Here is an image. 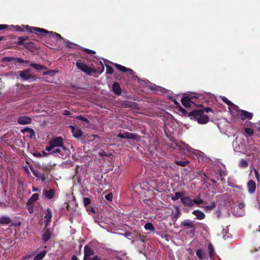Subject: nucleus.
<instances>
[{"label": "nucleus", "instance_id": "nucleus-59", "mask_svg": "<svg viewBox=\"0 0 260 260\" xmlns=\"http://www.w3.org/2000/svg\"><path fill=\"white\" fill-rule=\"evenodd\" d=\"M34 155L37 157H41L43 155L41 152H36L34 153Z\"/></svg>", "mask_w": 260, "mask_h": 260}, {"label": "nucleus", "instance_id": "nucleus-40", "mask_svg": "<svg viewBox=\"0 0 260 260\" xmlns=\"http://www.w3.org/2000/svg\"><path fill=\"white\" fill-rule=\"evenodd\" d=\"M144 228L146 230H150L151 231H153L155 230V228L153 225V224L151 222H147L144 225Z\"/></svg>", "mask_w": 260, "mask_h": 260}, {"label": "nucleus", "instance_id": "nucleus-28", "mask_svg": "<svg viewBox=\"0 0 260 260\" xmlns=\"http://www.w3.org/2000/svg\"><path fill=\"white\" fill-rule=\"evenodd\" d=\"M181 225L183 226H188L190 228H192V231L191 232V233H194V224H193L192 221H184L181 222Z\"/></svg>", "mask_w": 260, "mask_h": 260}, {"label": "nucleus", "instance_id": "nucleus-60", "mask_svg": "<svg viewBox=\"0 0 260 260\" xmlns=\"http://www.w3.org/2000/svg\"><path fill=\"white\" fill-rule=\"evenodd\" d=\"M92 260H109L108 259H101L100 257H99L98 256H94L92 258Z\"/></svg>", "mask_w": 260, "mask_h": 260}, {"label": "nucleus", "instance_id": "nucleus-10", "mask_svg": "<svg viewBox=\"0 0 260 260\" xmlns=\"http://www.w3.org/2000/svg\"><path fill=\"white\" fill-rule=\"evenodd\" d=\"M238 112L240 114V118L242 121H244L246 119L250 120L252 118L253 116L252 113L244 110L240 109Z\"/></svg>", "mask_w": 260, "mask_h": 260}, {"label": "nucleus", "instance_id": "nucleus-32", "mask_svg": "<svg viewBox=\"0 0 260 260\" xmlns=\"http://www.w3.org/2000/svg\"><path fill=\"white\" fill-rule=\"evenodd\" d=\"M244 132L245 133V136L247 137H251L254 134L253 129L250 127L245 128Z\"/></svg>", "mask_w": 260, "mask_h": 260}, {"label": "nucleus", "instance_id": "nucleus-58", "mask_svg": "<svg viewBox=\"0 0 260 260\" xmlns=\"http://www.w3.org/2000/svg\"><path fill=\"white\" fill-rule=\"evenodd\" d=\"M8 26L6 24H0V30H3L7 28Z\"/></svg>", "mask_w": 260, "mask_h": 260}, {"label": "nucleus", "instance_id": "nucleus-22", "mask_svg": "<svg viewBox=\"0 0 260 260\" xmlns=\"http://www.w3.org/2000/svg\"><path fill=\"white\" fill-rule=\"evenodd\" d=\"M39 195L37 193H34L28 200L27 206L28 207L32 206L34 203L39 199Z\"/></svg>", "mask_w": 260, "mask_h": 260}, {"label": "nucleus", "instance_id": "nucleus-20", "mask_svg": "<svg viewBox=\"0 0 260 260\" xmlns=\"http://www.w3.org/2000/svg\"><path fill=\"white\" fill-rule=\"evenodd\" d=\"M115 67L118 70L122 72H127L129 74L132 75L134 74V71L133 70L127 68L124 66H122L119 64L118 63H115L114 64Z\"/></svg>", "mask_w": 260, "mask_h": 260}, {"label": "nucleus", "instance_id": "nucleus-49", "mask_svg": "<svg viewBox=\"0 0 260 260\" xmlns=\"http://www.w3.org/2000/svg\"><path fill=\"white\" fill-rule=\"evenodd\" d=\"M253 172H254V173L255 174V176L256 180L258 181H259V179H260V175L259 174V172H258V170L255 169H254L253 170Z\"/></svg>", "mask_w": 260, "mask_h": 260}, {"label": "nucleus", "instance_id": "nucleus-36", "mask_svg": "<svg viewBox=\"0 0 260 260\" xmlns=\"http://www.w3.org/2000/svg\"><path fill=\"white\" fill-rule=\"evenodd\" d=\"M248 166V162L247 160L242 159L240 160L239 166L241 168H246Z\"/></svg>", "mask_w": 260, "mask_h": 260}, {"label": "nucleus", "instance_id": "nucleus-33", "mask_svg": "<svg viewBox=\"0 0 260 260\" xmlns=\"http://www.w3.org/2000/svg\"><path fill=\"white\" fill-rule=\"evenodd\" d=\"M174 162L179 166L185 167L189 163V161L187 160L184 161L175 160Z\"/></svg>", "mask_w": 260, "mask_h": 260}, {"label": "nucleus", "instance_id": "nucleus-52", "mask_svg": "<svg viewBox=\"0 0 260 260\" xmlns=\"http://www.w3.org/2000/svg\"><path fill=\"white\" fill-rule=\"evenodd\" d=\"M217 175H218V178L219 177L220 178L221 183L222 184H224L225 183V179L223 177H222V174H221V172H220Z\"/></svg>", "mask_w": 260, "mask_h": 260}, {"label": "nucleus", "instance_id": "nucleus-64", "mask_svg": "<svg viewBox=\"0 0 260 260\" xmlns=\"http://www.w3.org/2000/svg\"><path fill=\"white\" fill-rule=\"evenodd\" d=\"M64 114L66 115H70V112L68 110H65Z\"/></svg>", "mask_w": 260, "mask_h": 260}, {"label": "nucleus", "instance_id": "nucleus-46", "mask_svg": "<svg viewBox=\"0 0 260 260\" xmlns=\"http://www.w3.org/2000/svg\"><path fill=\"white\" fill-rule=\"evenodd\" d=\"M82 50L83 51H84L85 52H86L87 54H89V55H93V54H95V52L94 51L90 50L89 49L83 48L82 49Z\"/></svg>", "mask_w": 260, "mask_h": 260}, {"label": "nucleus", "instance_id": "nucleus-2", "mask_svg": "<svg viewBox=\"0 0 260 260\" xmlns=\"http://www.w3.org/2000/svg\"><path fill=\"white\" fill-rule=\"evenodd\" d=\"M196 111H199L201 112V115L199 117L196 116V120L199 124H206L209 121V117L207 115H205L204 113L212 111V110L211 108H203L200 109H196Z\"/></svg>", "mask_w": 260, "mask_h": 260}, {"label": "nucleus", "instance_id": "nucleus-1", "mask_svg": "<svg viewBox=\"0 0 260 260\" xmlns=\"http://www.w3.org/2000/svg\"><path fill=\"white\" fill-rule=\"evenodd\" d=\"M15 27L16 30L19 31H24L25 30H27L28 32L34 33L36 35L40 34L42 36L44 35L45 34H48L50 37L56 38L57 40L63 39V38L60 36V35L55 32L49 31L48 30L44 28L29 26L28 25H22L21 26L17 25L15 26Z\"/></svg>", "mask_w": 260, "mask_h": 260}, {"label": "nucleus", "instance_id": "nucleus-18", "mask_svg": "<svg viewBox=\"0 0 260 260\" xmlns=\"http://www.w3.org/2000/svg\"><path fill=\"white\" fill-rule=\"evenodd\" d=\"M12 220L7 215L2 216L0 217V224L8 225L11 224V225H14L12 224Z\"/></svg>", "mask_w": 260, "mask_h": 260}, {"label": "nucleus", "instance_id": "nucleus-9", "mask_svg": "<svg viewBox=\"0 0 260 260\" xmlns=\"http://www.w3.org/2000/svg\"><path fill=\"white\" fill-rule=\"evenodd\" d=\"M29 71V70L20 71L19 73L20 77L24 80H32L35 81L36 79L35 75L30 74Z\"/></svg>", "mask_w": 260, "mask_h": 260}, {"label": "nucleus", "instance_id": "nucleus-57", "mask_svg": "<svg viewBox=\"0 0 260 260\" xmlns=\"http://www.w3.org/2000/svg\"><path fill=\"white\" fill-rule=\"evenodd\" d=\"M55 71H53V70H49L47 72H45L43 75H52V73H54Z\"/></svg>", "mask_w": 260, "mask_h": 260}, {"label": "nucleus", "instance_id": "nucleus-45", "mask_svg": "<svg viewBox=\"0 0 260 260\" xmlns=\"http://www.w3.org/2000/svg\"><path fill=\"white\" fill-rule=\"evenodd\" d=\"M91 203V200L87 198H83V203L85 207H87Z\"/></svg>", "mask_w": 260, "mask_h": 260}, {"label": "nucleus", "instance_id": "nucleus-5", "mask_svg": "<svg viewBox=\"0 0 260 260\" xmlns=\"http://www.w3.org/2000/svg\"><path fill=\"white\" fill-rule=\"evenodd\" d=\"M77 67L82 72L86 73L88 75H92L96 73V70L88 67L86 64L82 62H76Z\"/></svg>", "mask_w": 260, "mask_h": 260}, {"label": "nucleus", "instance_id": "nucleus-41", "mask_svg": "<svg viewBox=\"0 0 260 260\" xmlns=\"http://www.w3.org/2000/svg\"><path fill=\"white\" fill-rule=\"evenodd\" d=\"M216 207V203L214 202H212L210 205H207L203 207L206 210H212Z\"/></svg>", "mask_w": 260, "mask_h": 260}, {"label": "nucleus", "instance_id": "nucleus-50", "mask_svg": "<svg viewBox=\"0 0 260 260\" xmlns=\"http://www.w3.org/2000/svg\"><path fill=\"white\" fill-rule=\"evenodd\" d=\"M105 199L108 201H111L113 199V194L112 193H109L105 196Z\"/></svg>", "mask_w": 260, "mask_h": 260}, {"label": "nucleus", "instance_id": "nucleus-31", "mask_svg": "<svg viewBox=\"0 0 260 260\" xmlns=\"http://www.w3.org/2000/svg\"><path fill=\"white\" fill-rule=\"evenodd\" d=\"M46 253H47V252L46 250H44V251L40 252L39 254H38L34 257V260H42V259H43V258L44 257V256H45V255L46 254Z\"/></svg>", "mask_w": 260, "mask_h": 260}, {"label": "nucleus", "instance_id": "nucleus-6", "mask_svg": "<svg viewBox=\"0 0 260 260\" xmlns=\"http://www.w3.org/2000/svg\"><path fill=\"white\" fill-rule=\"evenodd\" d=\"M52 145L54 148H62V150H67V148L63 146V139L61 137H57L52 139L49 143Z\"/></svg>", "mask_w": 260, "mask_h": 260}, {"label": "nucleus", "instance_id": "nucleus-61", "mask_svg": "<svg viewBox=\"0 0 260 260\" xmlns=\"http://www.w3.org/2000/svg\"><path fill=\"white\" fill-rule=\"evenodd\" d=\"M219 179L218 178V177L217 176V179H213V178H211L210 180L213 183V184H215L217 183V180Z\"/></svg>", "mask_w": 260, "mask_h": 260}, {"label": "nucleus", "instance_id": "nucleus-38", "mask_svg": "<svg viewBox=\"0 0 260 260\" xmlns=\"http://www.w3.org/2000/svg\"><path fill=\"white\" fill-rule=\"evenodd\" d=\"M245 204L243 203H240L238 205L237 209L240 210V213L238 215V216H242L244 212Z\"/></svg>", "mask_w": 260, "mask_h": 260}, {"label": "nucleus", "instance_id": "nucleus-63", "mask_svg": "<svg viewBox=\"0 0 260 260\" xmlns=\"http://www.w3.org/2000/svg\"><path fill=\"white\" fill-rule=\"evenodd\" d=\"M71 260H79V259H78V258L76 256L73 255L72 257Z\"/></svg>", "mask_w": 260, "mask_h": 260}, {"label": "nucleus", "instance_id": "nucleus-47", "mask_svg": "<svg viewBox=\"0 0 260 260\" xmlns=\"http://www.w3.org/2000/svg\"><path fill=\"white\" fill-rule=\"evenodd\" d=\"M193 202V206H194V204H196L197 205H200L201 204H203L204 202V201L202 199L197 200L196 199L192 200Z\"/></svg>", "mask_w": 260, "mask_h": 260}, {"label": "nucleus", "instance_id": "nucleus-42", "mask_svg": "<svg viewBox=\"0 0 260 260\" xmlns=\"http://www.w3.org/2000/svg\"><path fill=\"white\" fill-rule=\"evenodd\" d=\"M76 118L78 120H80L83 122H86V123H89V120L88 119L85 117H83V116L82 115H79V116H77L76 117Z\"/></svg>", "mask_w": 260, "mask_h": 260}, {"label": "nucleus", "instance_id": "nucleus-17", "mask_svg": "<svg viewBox=\"0 0 260 260\" xmlns=\"http://www.w3.org/2000/svg\"><path fill=\"white\" fill-rule=\"evenodd\" d=\"M67 150H62V148H58L53 149L51 151L49 154H52L55 156H58L60 157H63L64 155L63 151H66Z\"/></svg>", "mask_w": 260, "mask_h": 260}, {"label": "nucleus", "instance_id": "nucleus-14", "mask_svg": "<svg viewBox=\"0 0 260 260\" xmlns=\"http://www.w3.org/2000/svg\"><path fill=\"white\" fill-rule=\"evenodd\" d=\"M122 106L123 108H132L135 109L139 110L140 108L137 103L124 101L122 103Z\"/></svg>", "mask_w": 260, "mask_h": 260}, {"label": "nucleus", "instance_id": "nucleus-7", "mask_svg": "<svg viewBox=\"0 0 260 260\" xmlns=\"http://www.w3.org/2000/svg\"><path fill=\"white\" fill-rule=\"evenodd\" d=\"M29 37L28 36L19 37L17 38L16 44L18 45H23L25 48H28L32 47L34 43L32 42H25L26 41H29Z\"/></svg>", "mask_w": 260, "mask_h": 260}, {"label": "nucleus", "instance_id": "nucleus-12", "mask_svg": "<svg viewBox=\"0 0 260 260\" xmlns=\"http://www.w3.org/2000/svg\"><path fill=\"white\" fill-rule=\"evenodd\" d=\"M94 254V251L88 245H86L84 249V260H92L89 258L90 256Z\"/></svg>", "mask_w": 260, "mask_h": 260}, {"label": "nucleus", "instance_id": "nucleus-44", "mask_svg": "<svg viewBox=\"0 0 260 260\" xmlns=\"http://www.w3.org/2000/svg\"><path fill=\"white\" fill-rule=\"evenodd\" d=\"M113 72V69L109 65H106V74H112Z\"/></svg>", "mask_w": 260, "mask_h": 260}, {"label": "nucleus", "instance_id": "nucleus-34", "mask_svg": "<svg viewBox=\"0 0 260 260\" xmlns=\"http://www.w3.org/2000/svg\"><path fill=\"white\" fill-rule=\"evenodd\" d=\"M208 250L210 258L211 259L213 258L215 252L213 246L211 244H209L208 245Z\"/></svg>", "mask_w": 260, "mask_h": 260}, {"label": "nucleus", "instance_id": "nucleus-11", "mask_svg": "<svg viewBox=\"0 0 260 260\" xmlns=\"http://www.w3.org/2000/svg\"><path fill=\"white\" fill-rule=\"evenodd\" d=\"M3 60L4 61L10 62L14 61L15 63H28L29 61L27 60H24L21 58L19 57H5L3 58Z\"/></svg>", "mask_w": 260, "mask_h": 260}, {"label": "nucleus", "instance_id": "nucleus-29", "mask_svg": "<svg viewBox=\"0 0 260 260\" xmlns=\"http://www.w3.org/2000/svg\"><path fill=\"white\" fill-rule=\"evenodd\" d=\"M21 132L22 133H24L25 132L29 133L30 134V138H33L35 136V131L33 129L28 127H25V128L22 129L21 130Z\"/></svg>", "mask_w": 260, "mask_h": 260}, {"label": "nucleus", "instance_id": "nucleus-35", "mask_svg": "<svg viewBox=\"0 0 260 260\" xmlns=\"http://www.w3.org/2000/svg\"><path fill=\"white\" fill-rule=\"evenodd\" d=\"M196 254L198 258L201 260L205 258L206 256V254L201 249H198L196 251Z\"/></svg>", "mask_w": 260, "mask_h": 260}, {"label": "nucleus", "instance_id": "nucleus-53", "mask_svg": "<svg viewBox=\"0 0 260 260\" xmlns=\"http://www.w3.org/2000/svg\"><path fill=\"white\" fill-rule=\"evenodd\" d=\"M54 147H53L52 145L49 144V146L46 147L45 150L47 151H51L54 149Z\"/></svg>", "mask_w": 260, "mask_h": 260}, {"label": "nucleus", "instance_id": "nucleus-51", "mask_svg": "<svg viewBox=\"0 0 260 260\" xmlns=\"http://www.w3.org/2000/svg\"><path fill=\"white\" fill-rule=\"evenodd\" d=\"M99 155L101 157L108 156V154L105 151H102L99 153Z\"/></svg>", "mask_w": 260, "mask_h": 260}, {"label": "nucleus", "instance_id": "nucleus-43", "mask_svg": "<svg viewBox=\"0 0 260 260\" xmlns=\"http://www.w3.org/2000/svg\"><path fill=\"white\" fill-rule=\"evenodd\" d=\"M222 101L227 104L228 106H232L234 105V104L230 101H229L226 97L223 96L221 98Z\"/></svg>", "mask_w": 260, "mask_h": 260}, {"label": "nucleus", "instance_id": "nucleus-16", "mask_svg": "<svg viewBox=\"0 0 260 260\" xmlns=\"http://www.w3.org/2000/svg\"><path fill=\"white\" fill-rule=\"evenodd\" d=\"M69 127L71 129L73 135L75 138H79L82 136L83 133L80 128H76L73 125H70Z\"/></svg>", "mask_w": 260, "mask_h": 260}, {"label": "nucleus", "instance_id": "nucleus-4", "mask_svg": "<svg viewBox=\"0 0 260 260\" xmlns=\"http://www.w3.org/2000/svg\"><path fill=\"white\" fill-rule=\"evenodd\" d=\"M197 98L196 96L188 95L184 96L181 99V102L182 105L186 108H190L191 104L196 105V100Z\"/></svg>", "mask_w": 260, "mask_h": 260}, {"label": "nucleus", "instance_id": "nucleus-13", "mask_svg": "<svg viewBox=\"0 0 260 260\" xmlns=\"http://www.w3.org/2000/svg\"><path fill=\"white\" fill-rule=\"evenodd\" d=\"M181 202L184 206L191 208L193 207L192 200L190 197L188 196H183L181 198Z\"/></svg>", "mask_w": 260, "mask_h": 260}, {"label": "nucleus", "instance_id": "nucleus-55", "mask_svg": "<svg viewBox=\"0 0 260 260\" xmlns=\"http://www.w3.org/2000/svg\"><path fill=\"white\" fill-rule=\"evenodd\" d=\"M39 178H40L41 180L43 182L46 180V177L45 174L42 173L40 174V177Z\"/></svg>", "mask_w": 260, "mask_h": 260}, {"label": "nucleus", "instance_id": "nucleus-62", "mask_svg": "<svg viewBox=\"0 0 260 260\" xmlns=\"http://www.w3.org/2000/svg\"><path fill=\"white\" fill-rule=\"evenodd\" d=\"M7 205L6 203L0 202V207H7Z\"/></svg>", "mask_w": 260, "mask_h": 260}, {"label": "nucleus", "instance_id": "nucleus-54", "mask_svg": "<svg viewBox=\"0 0 260 260\" xmlns=\"http://www.w3.org/2000/svg\"><path fill=\"white\" fill-rule=\"evenodd\" d=\"M161 166L163 168H168V167H170V168H173V167H171V164L168 163V162H164V164H162Z\"/></svg>", "mask_w": 260, "mask_h": 260}, {"label": "nucleus", "instance_id": "nucleus-25", "mask_svg": "<svg viewBox=\"0 0 260 260\" xmlns=\"http://www.w3.org/2000/svg\"><path fill=\"white\" fill-rule=\"evenodd\" d=\"M192 214L194 215L199 220H202L205 218V213L199 210H194L192 212Z\"/></svg>", "mask_w": 260, "mask_h": 260}, {"label": "nucleus", "instance_id": "nucleus-30", "mask_svg": "<svg viewBox=\"0 0 260 260\" xmlns=\"http://www.w3.org/2000/svg\"><path fill=\"white\" fill-rule=\"evenodd\" d=\"M45 197L48 199H52L54 196V191L53 189H50L45 191Z\"/></svg>", "mask_w": 260, "mask_h": 260}, {"label": "nucleus", "instance_id": "nucleus-27", "mask_svg": "<svg viewBox=\"0 0 260 260\" xmlns=\"http://www.w3.org/2000/svg\"><path fill=\"white\" fill-rule=\"evenodd\" d=\"M51 232L49 229H47L42 235V239L45 243L47 242L51 237Z\"/></svg>", "mask_w": 260, "mask_h": 260}, {"label": "nucleus", "instance_id": "nucleus-3", "mask_svg": "<svg viewBox=\"0 0 260 260\" xmlns=\"http://www.w3.org/2000/svg\"><path fill=\"white\" fill-rule=\"evenodd\" d=\"M178 109L182 116L190 117L191 119H194L196 120V116L199 117L201 115L200 111H196V110H194L191 112H187V111L182 108L180 105L178 106Z\"/></svg>", "mask_w": 260, "mask_h": 260}, {"label": "nucleus", "instance_id": "nucleus-24", "mask_svg": "<svg viewBox=\"0 0 260 260\" xmlns=\"http://www.w3.org/2000/svg\"><path fill=\"white\" fill-rule=\"evenodd\" d=\"M112 90L113 92L117 95H120L121 94V87L118 82H116L113 84Z\"/></svg>", "mask_w": 260, "mask_h": 260}, {"label": "nucleus", "instance_id": "nucleus-26", "mask_svg": "<svg viewBox=\"0 0 260 260\" xmlns=\"http://www.w3.org/2000/svg\"><path fill=\"white\" fill-rule=\"evenodd\" d=\"M29 66L35 69L38 72H40L42 70H46L47 68L45 66H43L41 64L35 63H31L29 64Z\"/></svg>", "mask_w": 260, "mask_h": 260}, {"label": "nucleus", "instance_id": "nucleus-23", "mask_svg": "<svg viewBox=\"0 0 260 260\" xmlns=\"http://www.w3.org/2000/svg\"><path fill=\"white\" fill-rule=\"evenodd\" d=\"M247 188L249 193H254L256 189L255 182L252 180H249L247 183Z\"/></svg>", "mask_w": 260, "mask_h": 260}, {"label": "nucleus", "instance_id": "nucleus-56", "mask_svg": "<svg viewBox=\"0 0 260 260\" xmlns=\"http://www.w3.org/2000/svg\"><path fill=\"white\" fill-rule=\"evenodd\" d=\"M87 210L88 211L92 212V213H95V209L93 207H87Z\"/></svg>", "mask_w": 260, "mask_h": 260}, {"label": "nucleus", "instance_id": "nucleus-8", "mask_svg": "<svg viewBox=\"0 0 260 260\" xmlns=\"http://www.w3.org/2000/svg\"><path fill=\"white\" fill-rule=\"evenodd\" d=\"M117 137L120 139L131 140H138L139 138V136L138 135L128 132H124L123 133H119L118 134Z\"/></svg>", "mask_w": 260, "mask_h": 260}, {"label": "nucleus", "instance_id": "nucleus-39", "mask_svg": "<svg viewBox=\"0 0 260 260\" xmlns=\"http://www.w3.org/2000/svg\"><path fill=\"white\" fill-rule=\"evenodd\" d=\"M41 168L42 169V171L46 173L47 175L50 174V171L51 170V167L48 166L47 165H43L41 166Z\"/></svg>", "mask_w": 260, "mask_h": 260}, {"label": "nucleus", "instance_id": "nucleus-15", "mask_svg": "<svg viewBox=\"0 0 260 260\" xmlns=\"http://www.w3.org/2000/svg\"><path fill=\"white\" fill-rule=\"evenodd\" d=\"M18 123L20 124H28L31 122V118L26 116H21L18 118Z\"/></svg>", "mask_w": 260, "mask_h": 260}, {"label": "nucleus", "instance_id": "nucleus-37", "mask_svg": "<svg viewBox=\"0 0 260 260\" xmlns=\"http://www.w3.org/2000/svg\"><path fill=\"white\" fill-rule=\"evenodd\" d=\"M182 193L181 192H176L175 193V196L171 197V199L173 201H177L179 199H180L183 197Z\"/></svg>", "mask_w": 260, "mask_h": 260}, {"label": "nucleus", "instance_id": "nucleus-21", "mask_svg": "<svg viewBox=\"0 0 260 260\" xmlns=\"http://www.w3.org/2000/svg\"><path fill=\"white\" fill-rule=\"evenodd\" d=\"M174 145L177 147V148L180 150H182L184 152H190L191 148L187 145L184 143H182L181 144L178 143H174Z\"/></svg>", "mask_w": 260, "mask_h": 260}, {"label": "nucleus", "instance_id": "nucleus-19", "mask_svg": "<svg viewBox=\"0 0 260 260\" xmlns=\"http://www.w3.org/2000/svg\"><path fill=\"white\" fill-rule=\"evenodd\" d=\"M52 217V211L50 208H47L45 211V218H46V226H48L51 220Z\"/></svg>", "mask_w": 260, "mask_h": 260}, {"label": "nucleus", "instance_id": "nucleus-48", "mask_svg": "<svg viewBox=\"0 0 260 260\" xmlns=\"http://www.w3.org/2000/svg\"><path fill=\"white\" fill-rule=\"evenodd\" d=\"M30 169L31 172L32 173L33 175L35 177H36L37 178H39L40 177V174H39L37 170H35L33 167H31V168L30 167Z\"/></svg>", "mask_w": 260, "mask_h": 260}]
</instances>
